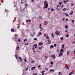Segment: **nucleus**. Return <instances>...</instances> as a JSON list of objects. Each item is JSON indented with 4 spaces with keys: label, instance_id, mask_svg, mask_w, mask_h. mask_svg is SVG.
Returning <instances> with one entry per match:
<instances>
[{
    "label": "nucleus",
    "instance_id": "nucleus-1",
    "mask_svg": "<svg viewBox=\"0 0 75 75\" xmlns=\"http://www.w3.org/2000/svg\"><path fill=\"white\" fill-rule=\"evenodd\" d=\"M45 6L44 7V8H47L48 7V5L47 3H45L44 4V5H45Z\"/></svg>",
    "mask_w": 75,
    "mask_h": 75
},
{
    "label": "nucleus",
    "instance_id": "nucleus-2",
    "mask_svg": "<svg viewBox=\"0 0 75 75\" xmlns=\"http://www.w3.org/2000/svg\"><path fill=\"white\" fill-rule=\"evenodd\" d=\"M51 57H52V58L53 59H55V58H56V57L55 56V55L53 54L51 56Z\"/></svg>",
    "mask_w": 75,
    "mask_h": 75
},
{
    "label": "nucleus",
    "instance_id": "nucleus-3",
    "mask_svg": "<svg viewBox=\"0 0 75 75\" xmlns=\"http://www.w3.org/2000/svg\"><path fill=\"white\" fill-rule=\"evenodd\" d=\"M46 37V38L47 39H49V37H48V36H47V35L45 34H44V35L43 36V37Z\"/></svg>",
    "mask_w": 75,
    "mask_h": 75
},
{
    "label": "nucleus",
    "instance_id": "nucleus-4",
    "mask_svg": "<svg viewBox=\"0 0 75 75\" xmlns=\"http://www.w3.org/2000/svg\"><path fill=\"white\" fill-rule=\"evenodd\" d=\"M63 55V53L62 52H60L59 54V55L60 57L61 56H62V55Z\"/></svg>",
    "mask_w": 75,
    "mask_h": 75
},
{
    "label": "nucleus",
    "instance_id": "nucleus-5",
    "mask_svg": "<svg viewBox=\"0 0 75 75\" xmlns=\"http://www.w3.org/2000/svg\"><path fill=\"white\" fill-rule=\"evenodd\" d=\"M69 51L68 50L67 52V55H69Z\"/></svg>",
    "mask_w": 75,
    "mask_h": 75
},
{
    "label": "nucleus",
    "instance_id": "nucleus-6",
    "mask_svg": "<svg viewBox=\"0 0 75 75\" xmlns=\"http://www.w3.org/2000/svg\"><path fill=\"white\" fill-rule=\"evenodd\" d=\"M35 69V67H32V68H31V69L32 70H34V69Z\"/></svg>",
    "mask_w": 75,
    "mask_h": 75
},
{
    "label": "nucleus",
    "instance_id": "nucleus-7",
    "mask_svg": "<svg viewBox=\"0 0 75 75\" xmlns=\"http://www.w3.org/2000/svg\"><path fill=\"white\" fill-rule=\"evenodd\" d=\"M35 48H37V44H35L34 45Z\"/></svg>",
    "mask_w": 75,
    "mask_h": 75
},
{
    "label": "nucleus",
    "instance_id": "nucleus-8",
    "mask_svg": "<svg viewBox=\"0 0 75 75\" xmlns=\"http://www.w3.org/2000/svg\"><path fill=\"white\" fill-rule=\"evenodd\" d=\"M39 45H43V43L41 42H40L39 43Z\"/></svg>",
    "mask_w": 75,
    "mask_h": 75
},
{
    "label": "nucleus",
    "instance_id": "nucleus-9",
    "mask_svg": "<svg viewBox=\"0 0 75 75\" xmlns=\"http://www.w3.org/2000/svg\"><path fill=\"white\" fill-rule=\"evenodd\" d=\"M55 34L56 35H59V33H58V31L57 30L55 32Z\"/></svg>",
    "mask_w": 75,
    "mask_h": 75
},
{
    "label": "nucleus",
    "instance_id": "nucleus-10",
    "mask_svg": "<svg viewBox=\"0 0 75 75\" xmlns=\"http://www.w3.org/2000/svg\"><path fill=\"white\" fill-rule=\"evenodd\" d=\"M68 25H67L65 26V29H66V30H67V29H68Z\"/></svg>",
    "mask_w": 75,
    "mask_h": 75
},
{
    "label": "nucleus",
    "instance_id": "nucleus-11",
    "mask_svg": "<svg viewBox=\"0 0 75 75\" xmlns=\"http://www.w3.org/2000/svg\"><path fill=\"white\" fill-rule=\"evenodd\" d=\"M19 58L20 61H23V59H21V58L20 57H19Z\"/></svg>",
    "mask_w": 75,
    "mask_h": 75
},
{
    "label": "nucleus",
    "instance_id": "nucleus-12",
    "mask_svg": "<svg viewBox=\"0 0 75 75\" xmlns=\"http://www.w3.org/2000/svg\"><path fill=\"white\" fill-rule=\"evenodd\" d=\"M25 9V8H23V9L22 10H21V11H24Z\"/></svg>",
    "mask_w": 75,
    "mask_h": 75
},
{
    "label": "nucleus",
    "instance_id": "nucleus-13",
    "mask_svg": "<svg viewBox=\"0 0 75 75\" xmlns=\"http://www.w3.org/2000/svg\"><path fill=\"white\" fill-rule=\"evenodd\" d=\"M60 40H61V41H63L64 40V37H62L61 38H60Z\"/></svg>",
    "mask_w": 75,
    "mask_h": 75
},
{
    "label": "nucleus",
    "instance_id": "nucleus-14",
    "mask_svg": "<svg viewBox=\"0 0 75 75\" xmlns=\"http://www.w3.org/2000/svg\"><path fill=\"white\" fill-rule=\"evenodd\" d=\"M64 47H65V45L63 44L62 46V48H64Z\"/></svg>",
    "mask_w": 75,
    "mask_h": 75
},
{
    "label": "nucleus",
    "instance_id": "nucleus-15",
    "mask_svg": "<svg viewBox=\"0 0 75 75\" xmlns=\"http://www.w3.org/2000/svg\"><path fill=\"white\" fill-rule=\"evenodd\" d=\"M43 47V46H41L40 47H39L38 48L39 50H41V49H42V48Z\"/></svg>",
    "mask_w": 75,
    "mask_h": 75
},
{
    "label": "nucleus",
    "instance_id": "nucleus-16",
    "mask_svg": "<svg viewBox=\"0 0 75 75\" xmlns=\"http://www.w3.org/2000/svg\"><path fill=\"white\" fill-rule=\"evenodd\" d=\"M50 72H54V69H50Z\"/></svg>",
    "mask_w": 75,
    "mask_h": 75
},
{
    "label": "nucleus",
    "instance_id": "nucleus-17",
    "mask_svg": "<svg viewBox=\"0 0 75 75\" xmlns=\"http://www.w3.org/2000/svg\"><path fill=\"white\" fill-rule=\"evenodd\" d=\"M39 28H40V29H42V27H41V24H40Z\"/></svg>",
    "mask_w": 75,
    "mask_h": 75
},
{
    "label": "nucleus",
    "instance_id": "nucleus-18",
    "mask_svg": "<svg viewBox=\"0 0 75 75\" xmlns=\"http://www.w3.org/2000/svg\"><path fill=\"white\" fill-rule=\"evenodd\" d=\"M11 32H14V29H11Z\"/></svg>",
    "mask_w": 75,
    "mask_h": 75
},
{
    "label": "nucleus",
    "instance_id": "nucleus-19",
    "mask_svg": "<svg viewBox=\"0 0 75 75\" xmlns=\"http://www.w3.org/2000/svg\"><path fill=\"white\" fill-rule=\"evenodd\" d=\"M66 68L67 69H69V67H68V66H66Z\"/></svg>",
    "mask_w": 75,
    "mask_h": 75
},
{
    "label": "nucleus",
    "instance_id": "nucleus-20",
    "mask_svg": "<svg viewBox=\"0 0 75 75\" xmlns=\"http://www.w3.org/2000/svg\"><path fill=\"white\" fill-rule=\"evenodd\" d=\"M67 10V8H64L63 9V11H66Z\"/></svg>",
    "mask_w": 75,
    "mask_h": 75
},
{
    "label": "nucleus",
    "instance_id": "nucleus-21",
    "mask_svg": "<svg viewBox=\"0 0 75 75\" xmlns=\"http://www.w3.org/2000/svg\"><path fill=\"white\" fill-rule=\"evenodd\" d=\"M72 74H73V73H72V72H71L69 73V75H72Z\"/></svg>",
    "mask_w": 75,
    "mask_h": 75
},
{
    "label": "nucleus",
    "instance_id": "nucleus-22",
    "mask_svg": "<svg viewBox=\"0 0 75 75\" xmlns=\"http://www.w3.org/2000/svg\"><path fill=\"white\" fill-rule=\"evenodd\" d=\"M20 27V25L18 24V26L17 27V28H19Z\"/></svg>",
    "mask_w": 75,
    "mask_h": 75
},
{
    "label": "nucleus",
    "instance_id": "nucleus-23",
    "mask_svg": "<svg viewBox=\"0 0 75 75\" xmlns=\"http://www.w3.org/2000/svg\"><path fill=\"white\" fill-rule=\"evenodd\" d=\"M63 50H64V49H62L60 50V52H63Z\"/></svg>",
    "mask_w": 75,
    "mask_h": 75
},
{
    "label": "nucleus",
    "instance_id": "nucleus-24",
    "mask_svg": "<svg viewBox=\"0 0 75 75\" xmlns=\"http://www.w3.org/2000/svg\"><path fill=\"white\" fill-rule=\"evenodd\" d=\"M50 48H54V45H51L50 46Z\"/></svg>",
    "mask_w": 75,
    "mask_h": 75
},
{
    "label": "nucleus",
    "instance_id": "nucleus-25",
    "mask_svg": "<svg viewBox=\"0 0 75 75\" xmlns=\"http://www.w3.org/2000/svg\"><path fill=\"white\" fill-rule=\"evenodd\" d=\"M28 21H29V22H31V21L30 20H26V22H28Z\"/></svg>",
    "mask_w": 75,
    "mask_h": 75
},
{
    "label": "nucleus",
    "instance_id": "nucleus-26",
    "mask_svg": "<svg viewBox=\"0 0 75 75\" xmlns=\"http://www.w3.org/2000/svg\"><path fill=\"white\" fill-rule=\"evenodd\" d=\"M19 46H18L16 48V50H17L18 49H19Z\"/></svg>",
    "mask_w": 75,
    "mask_h": 75
},
{
    "label": "nucleus",
    "instance_id": "nucleus-27",
    "mask_svg": "<svg viewBox=\"0 0 75 75\" xmlns=\"http://www.w3.org/2000/svg\"><path fill=\"white\" fill-rule=\"evenodd\" d=\"M44 23H47V24H48V22H47V21H44Z\"/></svg>",
    "mask_w": 75,
    "mask_h": 75
},
{
    "label": "nucleus",
    "instance_id": "nucleus-28",
    "mask_svg": "<svg viewBox=\"0 0 75 75\" xmlns=\"http://www.w3.org/2000/svg\"><path fill=\"white\" fill-rule=\"evenodd\" d=\"M69 16V15L67 14H66V16H65V17H68Z\"/></svg>",
    "mask_w": 75,
    "mask_h": 75
},
{
    "label": "nucleus",
    "instance_id": "nucleus-29",
    "mask_svg": "<svg viewBox=\"0 0 75 75\" xmlns=\"http://www.w3.org/2000/svg\"><path fill=\"white\" fill-rule=\"evenodd\" d=\"M44 72H45V71H43L42 72V74H44Z\"/></svg>",
    "mask_w": 75,
    "mask_h": 75
},
{
    "label": "nucleus",
    "instance_id": "nucleus-30",
    "mask_svg": "<svg viewBox=\"0 0 75 75\" xmlns=\"http://www.w3.org/2000/svg\"><path fill=\"white\" fill-rule=\"evenodd\" d=\"M73 13H74V12L73 11H71V15H72V14H73Z\"/></svg>",
    "mask_w": 75,
    "mask_h": 75
},
{
    "label": "nucleus",
    "instance_id": "nucleus-31",
    "mask_svg": "<svg viewBox=\"0 0 75 75\" xmlns=\"http://www.w3.org/2000/svg\"><path fill=\"white\" fill-rule=\"evenodd\" d=\"M24 61L25 63L27 62V60H26V59H24Z\"/></svg>",
    "mask_w": 75,
    "mask_h": 75
},
{
    "label": "nucleus",
    "instance_id": "nucleus-32",
    "mask_svg": "<svg viewBox=\"0 0 75 75\" xmlns=\"http://www.w3.org/2000/svg\"><path fill=\"white\" fill-rule=\"evenodd\" d=\"M54 9L53 8H52L51 9V11H54Z\"/></svg>",
    "mask_w": 75,
    "mask_h": 75
},
{
    "label": "nucleus",
    "instance_id": "nucleus-33",
    "mask_svg": "<svg viewBox=\"0 0 75 75\" xmlns=\"http://www.w3.org/2000/svg\"><path fill=\"white\" fill-rule=\"evenodd\" d=\"M41 67V65H39L38 66V68H40V67Z\"/></svg>",
    "mask_w": 75,
    "mask_h": 75
},
{
    "label": "nucleus",
    "instance_id": "nucleus-34",
    "mask_svg": "<svg viewBox=\"0 0 75 75\" xmlns=\"http://www.w3.org/2000/svg\"><path fill=\"white\" fill-rule=\"evenodd\" d=\"M32 75H37V73L33 74Z\"/></svg>",
    "mask_w": 75,
    "mask_h": 75
},
{
    "label": "nucleus",
    "instance_id": "nucleus-35",
    "mask_svg": "<svg viewBox=\"0 0 75 75\" xmlns=\"http://www.w3.org/2000/svg\"><path fill=\"white\" fill-rule=\"evenodd\" d=\"M37 40V38H35L34 39V40H35H35Z\"/></svg>",
    "mask_w": 75,
    "mask_h": 75
},
{
    "label": "nucleus",
    "instance_id": "nucleus-36",
    "mask_svg": "<svg viewBox=\"0 0 75 75\" xmlns=\"http://www.w3.org/2000/svg\"><path fill=\"white\" fill-rule=\"evenodd\" d=\"M17 55L15 53V58H16V59H17Z\"/></svg>",
    "mask_w": 75,
    "mask_h": 75
},
{
    "label": "nucleus",
    "instance_id": "nucleus-37",
    "mask_svg": "<svg viewBox=\"0 0 75 75\" xmlns=\"http://www.w3.org/2000/svg\"><path fill=\"white\" fill-rule=\"evenodd\" d=\"M66 37H69V35H66Z\"/></svg>",
    "mask_w": 75,
    "mask_h": 75
},
{
    "label": "nucleus",
    "instance_id": "nucleus-38",
    "mask_svg": "<svg viewBox=\"0 0 75 75\" xmlns=\"http://www.w3.org/2000/svg\"><path fill=\"white\" fill-rule=\"evenodd\" d=\"M5 11L6 12H7V13H8V11L6 9H5Z\"/></svg>",
    "mask_w": 75,
    "mask_h": 75
},
{
    "label": "nucleus",
    "instance_id": "nucleus-39",
    "mask_svg": "<svg viewBox=\"0 0 75 75\" xmlns=\"http://www.w3.org/2000/svg\"><path fill=\"white\" fill-rule=\"evenodd\" d=\"M25 44L26 45H28V43H25Z\"/></svg>",
    "mask_w": 75,
    "mask_h": 75
},
{
    "label": "nucleus",
    "instance_id": "nucleus-40",
    "mask_svg": "<svg viewBox=\"0 0 75 75\" xmlns=\"http://www.w3.org/2000/svg\"><path fill=\"white\" fill-rule=\"evenodd\" d=\"M59 49H57L56 50V52H59Z\"/></svg>",
    "mask_w": 75,
    "mask_h": 75
},
{
    "label": "nucleus",
    "instance_id": "nucleus-41",
    "mask_svg": "<svg viewBox=\"0 0 75 75\" xmlns=\"http://www.w3.org/2000/svg\"><path fill=\"white\" fill-rule=\"evenodd\" d=\"M57 10H59V8L58 7H57Z\"/></svg>",
    "mask_w": 75,
    "mask_h": 75
},
{
    "label": "nucleus",
    "instance_id": "nucleus-42",
    "mask_svg": "<svg viewBox=\"0 0 75 75\" xmlns=\"http://www.w3.org/2000/svg\"><path fill=\"white\" fill-rule=\"evenodd\" d=\"M25 6L26 7H27V6H28V4H25Z\"/></svg>",
    "mask_w": 75,
    "mask_h": 75
},
{
    "label": "nucleus",
    "instance_id": "nucleus-43",
    "mask_svg": "<svg viewBox=\"0 0 75 75\" xmlns=\"http://www.w3.org/2000/svg\"><path fill=\"white\" fill-rule=\"evenodd\" d=\"M62 4V2H59V4H60V5H61Z\"/></svg>",
    "mask_w": 75,
    "mask_h": 75
},
{
    "label": "nucleus",
    "instance_id": "nucleus-44",
    "mask_svg": "<svg viewBox=\"0 0 75 75\" xmlns=\"http://www.w3.org/2000/svg\"><path fill=\"white\" fill-rule=\"evenodd\" d=\"M50 64H54V62H51V63H50Z\"/></svg>",
    "mask_w": 75,
    "mask_h": 75
},
{
    "label": "nucleus",
    "instance_id": "nucleus-45",
    "mask_svg": "<svg viewBox=\"0 0 75 75\" xmlns=\"http://www.w3.org/2000/svg\"><path fill=\"white\" fill-rule=\"evenodd\" d=\"M54 47H56V46H57V44H54Z\"/></svg>",
    "mask_w": 75,
    "mask_h": 75
},
{
    "label": "nucleus",
    "instance_id": "nucleus-46",
    "mask_svg": "<svg viewBox=\"0 0 75 75\" xmlns=\"http://www.w3.org/2000/svg\"><path fill=\"white\" fill-rule=\"evenodd\" d=\"M27 41V39H25L24 40V42H25V41Z\"/></svg>",
    "mask_w": 75,
    "mask_h": 75
},
{
    "label": "nucleus",
    "instance_id": "nucleus-47",
    "mask_svg": "<svg viewBox=\"0 0 75 75\" xmlns=\"http://www.w3.org/2000/svg\"><path fill=\"white\" fill-rule=\"evenodd\" d=\"M45 69H46V70L48 71V69L47 68H45Z\"/></svg>",
    "mask_w": 75,
    "mask_h": 75
},
{
    "label": "nucleus",
    "instance_id": "nucleus-48",
    "mask_svg": "<svg viewBox=\"0 0 75 75\" xmlns=\"http://www.w3.org/2000/svg\"><path fill=\"white\" fill-rule=\"evenodd\" d=\"M33 50H34V49H35V48H34V46H33Z\"/></svg>",
    "mask_w": 75,
    "mask_h": 75
},
{
    "label": "nucleus",
    "instance_id": "nucleus-49",
    "mask_svg": "<svg viewBox=\"0 0 75 75\" xmlns=\"http://www.w3.org/2000/svg\"><path fill=\"white\" fill-rule=\"evenodd\" d=\"M64 5L62 4V6H61V8H62V7H64Z\"/></svg>",
    "mask_w": 75,
    "mask_h": 75
},
{
    "label": "nucleus",
    "instance_id": "nucleus-50",
    "mask_svg": "<svg viewBox=\"0 0 75 75\" xmlns=\"http://www.w3.org/2000/svg\"><path fill=\"white\" fill-rule=\"evenodd\" d=\"M39 34H40V35H41V34H42V33H41V32H40L39 33Z\"/></svg>",
    "mask_w": 75,
    "mask_h": 75
},
{
    "label": "nucleus",
    "instance_id": "nucleus-51",
    "mask_svg": "<svg viewBox=\"0 0 75 75\" xmlns=\"http://www.w3.org/2000/svg\"><path fill=\"white\" fill-rule=\"evenodd\" d=\"M73 44H74V45H75V42H73Z\"/></svg>",
    "mask_w": 75,
    "mask_h": 75
},
{
    "label": "nucleus",
    "instance_id": "nucleus-52",
    "mask_svg": "<svg viewBox=\"0 0 75 75\" xmlns=\"http://www.w3.org/2000/svg\"><path fill=\"white\" fill-rule=\"evenodd\" d=\"M60 74H61V72H59L58 73V74L59 75H60Z\"/></svg>",
    "mask_w": 75,
    "mask_h": 75
},
{
    "label": "nucleus",
    "instance_id": "nucleus-53",
    "mask_svg": "<svg viewBox=\"0 0 75 75\" xmlns=\"http://www.w3.org/2000/svg\"><path fill=\"white\" fill-rule=\"evenodd\" d=\"M18 41L19 42H20V41H21V40H20V39H18Z\"/></svg>",
    "mask_w": 75,
    "mask_h": 75
},
{
    "label": "nucleus",
    "instance_id": "nucleus-54",
    "mask_svg": "<svg viewBox=\"0 0 75 75\" xmlns=\"http://www.w3.org/2000/svg\"><path fill=\"white\" fill-rule=\"evenodd\" d=\"M45 58L46 59H47V58H48V57H47V56H45Z\"/></svg>",
    "mask_w": 75,
    "mask_h": 75
},
{
    "label": "nucleus",
    "instance_id": "nucleus-55",
    "mask_svg": "<svg viewBox=\"0 0 75 75\" xmlns=\"http://www.w3.org/2000/svg\"><path fill=\"white\" fill-rule=\"evenodd\" d=\"M74 6V4H71V6Z\"/></svg>",
    "mask_w": 75,
    "mask_h": 75
},
{
    "label": "nucleus",
    "instance_id": "nucleus-56",
    "mask_svg": "<svg viewBox=\"0 0 75 75\" xmlns=\"http://www.w3.org/2000/svg\"><path fill=\"white\" fill-rule=\"evenodd\" d=\"M72 23H74V20H72Z\"/></svg>",
    "mask_w": 75,
    "mask_h": 75
},
{
    "label": "nucleus",
    "instance_id": "nucleus-57",
    "mask_svg": "<svg viewBox=\"0 0 75 75\" xmlns=\"http://www.w3.org/2000/svg\"><path fill=\"white\" fill-rule=\"evenodd\" d=\"M68 0H66V3H68Z\"/></svg>",
    "mask_w": 75,
    "mask_h": 75
},
{
    "label": "nucleus",
    "instance_id": "nucleus-58",
    "mask_svg": "<svg viewBox=\"0 0 75 75\" xmlns=\"http://www.w3.org/2000/svg\"><path fill=\"white\" fill-rule=\"evenodd\" d=\"M62 19H63V20H62V21H64V18H62Z\"/></svg>",
    "mask_w": 75,
    "mask_h": 75
},
{
    "label": "nucleus",
    "instance_id": "nucleus-59",
    "mask_svg": "<svg viewBox=\"0 0 75 75\" xmlns=\"http://www.w3.org/2000/svg\"><path fill=\"white\" fill-rule=\"evenodd\" d=\"M63 14H67V13H63Z\"/></svg>",
    "mask_w": 75,
    "mask_h": 75
},
{
    "label": "nucleus",
    "instance_id": "nucleus-60",
    "mask_svg": "<svg viewBox=\"0 0 75 75\" xmlns=\"http://www.w3.org/2000/svg\"><path fill=\"white\" fill-rule=\"evenodd\" d=\"M40 18H42V16H40Z\"/></svg>",
    "mask_w": 75,
    "mask_h": 75
},
{
    "label": "nucleus",
    "instance_id": "nucleus-61",
    "mask_svg": "<svg viewBox=\"0 0 75 75\" xmlns=\"http://www.w3.org/2000/svg\"><path fill=\"white\" fill-rule=\"evenodd\" d=\"M28 70V69H27V68H26L25 69V71H27Z\"/></svg>",
    "mask_w": 75,
    "mask_h": 75
},
{
    "label": "nucleus",
    "instance_id": "nucleus-62",
    "mask_svg": "<svg viewBox=\"0 0 75 75\" xmlns=\"http://www.w3.org/2000/svg\"><path fill=\"white\" fill-rule=\"evenodd\" d=\"M48 42H50V40L48 39L47 40Z\"/></svg>",
    "mask_w": 75,
    "mask_h": 75
},
{
    "label": "nucleus",
    "instance_id": "nucleus-63",
    "mask_svg": "<svg viewBox=\"0 0 75 75\" xmlns=\"http://www.w3.org/2000/svg\"><path fill=\"white\" fill-rule=\"evenodd\" d=\"M51 67H53V65H51Z\"/></svg>",
    "mask_w": 75,
    "mask_h": 75
},
{
    "label": "nucleus",
    "instance_id": "nucleus-64",
    "mask_svg": "<svg viewBox=\"0 0 75 75\" xmlns=\"http://www.w3.org/2000/svg\"><path fill=\"white\" fill-rule=\"evenodd\" d=\"M1 3H3V2H4L3 0H2V1H1Z\"/></svg>",
    "mask_w": 75,
    "mask_h": 75
}]
</instances>
